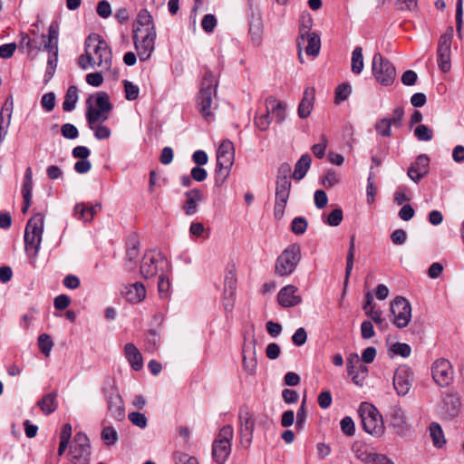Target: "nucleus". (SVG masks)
<instances>
[{
    "instance_id": "f257e3e1",
    "label": "nucleus",
    "mask_w": 464,
    "mask_h": 464,
    "mask_svg": "<svg viewBox=\"0 0 464 464\" xmlns=\"http://www.w3.org/2000/svg\"><path fill=\"white\" fill-rule=\"evenodd\" d=\"M111 63V51L97 34H89V67L108 71Z\"/></svg>"
},
{
    "instance_id": "f03ea898",
    "label": "nucleus",
    "mask_w": 464,
    "mask_h": 464,
    "mask_svg": "<svg viewBox=\"0 0 464 464\" xmlns=\"http://www.w3.org/2000/svg\"><path fill=\"white\" fill-rule=\"evenodd\" d=\"M44 216L40 213L31 218L24 229L25 250L30 256H36L44 231Z\"/></svg>"
},
{
    "instance_id": "7ed1b4c3",
    "label": "nucleus",
    "mask_w": 464,
    "mask_h": 464,
    "mask_svg": "<svg viewBox=\"0 0 464 464\" xmlns=\"http://www.w3.org/2000/svg\"><path fill=\"white\" fill-rule=\"evenodd\" d=\"M235 149L229 140H224L217 150L216 184L221 185L229 175L234 163Z\"/></svg>"
},
{
    "instance_id": "20e7f679",
    "label": "nucleus",
    "mask_w": 464,
    "mask_h": 464,
    "mask_svg": "<svg viewBox=\"0 0 464 464\" xmlns=\"http://www.w3.org/2000/svg\"><path fill=\"white\" fill-rule=\"evenodd\" d=\"M358 411L363 429L367 433L374 437H381L384 433L385 428L382 416L372 404L362 402Z\"/></svg>"
},
{
    "instance_id": "39448f33",
    "label": "nucleus",
    "mask_w": 464,
    "mask_h": 464,
    "mask_svg": "<svg viewBox=\"0 0 464 464\" xmlns=\"http://www.w3.org/2000/svg\"><path fill=\"white\" fill-rule=\"evenodd\" d=\"M234 429L231 425L223 426L212 443V457L216 463L225 464L231 453Z\"/></svg>"
},
{
    "instance_id": "423d86ee",
    "label": "nucleus",
    "mask_w": 464,
    "mask_h": 464,
    "mask_svg": "<svg viewBox=\"0 0 464 464\" xmlns=\"http://www.w3.org/2000/svg\"><path fill=\"white\" fill-rule=\"evenodd\" d=\"M301 260V247L298 244L288 246L277 257L275 273L278 276L291 275Z\"/></svg>"
},
{
    "instance_id": "0eeeda50",
    "label": "nucleus",
    "mask_w": 464,
    "mask_h": 464,
    "mask_svg": "<svg viewBox=\"0 0 464 464\" xmlns=\"http://www.w3.org/2000/svg\"><path fill=\"white\" fill-rule=\"evenodd\" d=\"M111 110L112 105L106 92H99L89 97V124L105 121Z\"/></svg>"
},
{
    "instance_id": "6e6552de",
    "label": "nucleus",
    "mask_w": 464,
    "mask_h": 464,
    "mask_svg": "<svg viewBox=\"0 0 464 464\" xmlns=\"http://www.w3.org/2000/svg\"><path fill=\"white\" fill-rule=\"evenodd\" d=\"M216 87L217 80L215 75L210 71L206 72L197 101L198 111L206 120L212 116V94L216 92Z\"/></svg>"
},
{
    "instance_id": "1a4fd4ad",
    "label": "nucleus",
    "mask_w": 464,
    "mask_h": 464,
    "mask_svg": "<svg viewBox=\"0 0 464 464\" xmlns=\"http://www.w3.org/2000/svg\"><path fill=\"white\" fill-rule=\"evenodd\" d=\"M372 70L376 81L382 85H391L395 80V67L380 53H376L372 57Z\"/></svg>"
},
{
    "instance_id": "9d476101",
    "label": "nucleus",
    "mask_w": 464,
    "mask_h": 464,
    "mask_svg": "<svg viewBox=\"0 0 464 464\" xmlns=\"http://www.w3.org/2000/svg\"><path fill=\"white\" fill-rule=\"evenodd\" d=\"M133 40L140 60H149L155 49V28H150V31H134Z\"/></svg>"
},
{
    "instance_id": "9b49d317",
    "label": "nucleus",
    "mask_w": 464,
    "mask_h": 464,
    "mask_svg": "<svg viewBox=\"0 0 464 464\" xmlns=\"http://www.w3.org/2000/svg\"><path fill=\"white\" fill-rule=\"evenodd\" d=\"M453 38V28L448 27L446 32L440 35L437 48V63L442 72H448L451 69V42Z\"/></svg>"
},
{
    "instance_id": "f8f14e48",
    "label": "nucleus",
    "mask_w": 464,
    "mask_h": 464,
    "mask_svg": "<svg viewBox=\"0 0 464 464\" xmlns=\"http://www.w3.org/2000/svg\"><path fill=\"white\" fill-rule=\"evenodd\" d=\"M255 426L256 421L248 407L246 405L240 407L238 411V433L241 444L246 449L252 443Z\"/></svg>"
},
{
    "instance_id": "ddd939ff",
    "label": "nucleus",
    "mask_w": 464,
    "mask_h": 464,
    "mask_svg": "<svg viewBox=\"0 0 464 464\" xmlns=\"http://www.w3.org/2000/svg\"><path fill=\"white\" fill-rule=\"evenodd\" d=\"M291 190V181L289 178L277 177L276 186V202L274 208V216L276 219H281L285 213Z\"/></svg>"
},
{
    "instance_id": "4468645a",
    "label": "nucleus",
    "mask_w": 464,
    "mask_h": 464,
    "mask_svg": "<svg viewBox=\"0 0 464 464\" xmlns=\"http://www.w3.org/2000/svg\"><path fill=\"white\" fill-rule=\"evenodd\" d=\"M391 312L393 315V324L398 328H404L411 322V305L406 298L396 296L391 303Z\"/></svg>"
},
{
    "instance_id": "2eb2a0df",
    "label": "nucleus",
    "mask_w": 464,
    "mask_h": 464,
    "mask_svg": "<svg viewBox=\"0 0 464 464\" xmlns=\"http://www.w3.org/2000/svg\"><path fill=\"white\" fill-rule=\"evenodd\" d=\"M431 375L434 382L440 387H448L454 378V371L449 360L439 358L431 364Z\"/></svg>"
},
{
    "instance_id": "dca6fc26",
    "label": "nucleus",
    "mask_w": 464,
    "mask_h": 464,
    "mask_svg": "<svg viewBox=\"0 0 464 464\" xmlns=\"http://www.w3.org/2000/svg\"><path fill=\"white\" fill-rule=\"evenodd\" d=\"M167 265V260L160 253L150 251L142 258L140 268V274L145 279L153 277Z\"/></svg>"
},
{
    "instance_id": "f3484780",
    "label": "nucleus",
    "mask_w": 464,
    "mask_h": 464,
    "mask_svg": "<svg viewBox=\"0 0 464 464\" xmlns=\"http://www.w3.org/2000/svg\"><path fill=\"white\" fill-rule=\"evenodd\" d=\"M414 381L413 372L407 365L399 366L393 375V387L399 396L409 393Z\"/></svg>"
},
{
    "instance_id": "a211bd4d",
    "label": "nucleus",
    "mask_w": 464,
    "mask_h": 464,
    "mask_svg": "<svg viewBox=\"0 0 464 464\" xmlns=\"http://www.w3.org/2000/svg\"><path fill=\"white\" fill-rule=\"evenodd\" d=\"M430 170V158L426 154H420L408 169L409 178L418 184Z\"/></svg>"
},
{
    "instance_id": "6ab92c4d",
    "label": "nucleus",
    "mask_w": 464,
    "mask_h": 464,
    "mask_svg": "<svg viewBox=\"0 0 464 464\" xmlns=\"http://www.w3.org/2000/svg\"><path fill=\"white\" fill-rule=\"evenodd\" d=\"M108 411L117 420H121L125 417L124 402L121 396L115 390H111L107 393Z\"/></svg>"
},
{
    "instance_id": "aec40b11",
    "label": "nucleus",
    "mask_w": 464,
    "mask_h": 464,
    "mask_svg": "<svg viewBox=\"0 0 464 464\" xmlns=\"http://www.w3.org/2000/svg\"><path fill=\"white\" fill-rule=\"evenodd\" d=\"M298 291L297 287L293 285H288L283 287L278 295L277 301L283 307H293L299 304L302 302V297L296 295Z\"/></svg>"
},
{
    "instance_id": "412c9836",
    "label": "nucleus",
    "mask_w": 464,
    "mask_h": 464,
    "mask_svg": "<svg viewBox=\"0 0 464 464\" xmlns=\"http://www.w3.org/2000/svg\"><path fill=\"white\" fill-rule=\"evenodd\" d=\"M121 293L130 303H140L146 297L145 286L140 282L124 285Z\"/></svg>"
},
{
    "instance_id": "4be33fe9",
    "label": "nucleus",
    "mask_w": 464,
    "mask_h": 464,
    "mask_svg": "<svg viewBox=\"0 0 464 464\" xmlns=\"http://www.w3.org/2000/svg\"><path fill=\"white\" fill-rule=\"evenodd\" d=\"M314 88L307 87L303 93V98L297 108V114L301 119H305L311 114L314 108Z\"/></svg>"
},
{
    "instance_id": "5701e85b",
    "label": "nucleus",
    "mask_w": 464,
    "mask_h": 464,
    "mask_svg": "<svg viewBox=\"0 0 464 464\" xmlns=\"http://www.w3.org/2000/svg\"><path fill=\"white\" fill-rule=\"evenodd\" d=\"M186 201L183 206V210L186 215H193L197 212L198 203L203 200V194L201 190L193 188L185 193Z\"/></svg>"
},
{
    "instance_id": "b1692460",
    "label": "nucleus",
    "mask_w": 464,
    "mask_h": 464,
    "mask_svg": "<svg viewBox=\"0 0 464 464\" xmlns=\"http://www.w3.org/2000/svg\"><path fill=\"white\" fill-rule=\"evenodd\" d=\"M460 398L456 394H448L443 400V411L446 418L453 419L460 411Z\"/></svg>"
},
{
    "instance_id": "393cba45",
    "label": "nucleus",
    "mask_w": 464,
    "mask_h": 464,
    "mask_svg": "<svg viewBox=\"0 0 464 464\" xmlns=\"http://www.w3.org/2000/svg\"><path fill=\"white\" fill-rule=\"evenodd\" d=\"M124 353L126 359L130 362L131 368L135 371H140L142 369L143 361L142 355L138 350V348L132 343H129L125 344Z\"/></svg>"
},
{
    "instance_id": "a878e982",
    "label": "nucleus",
    "mask_w": 464,
    "mask_h": 464,
    "mask_svg": "<svg viewBox=\"0 0 464 464\" xmlns=\"http://www.w3.org/2000/svg\"><path fill=\"white\" fill-rule=\"evenodd\" d=\"M266 108L267 112H272L276 118V121L281 123L285 119V106L274 96H269L266 100Z\"/></svg>"
},
{
    "instance_id": "bb28decb",
    "label": "nucleus",
    "mask_w": 464,
    "mask_h": 464,
    "mask_svg": "<svg viewBox=\"0 0 464 464\" xmlns=\"http://www.w3.org/2000/svg\"><path fill=\"white\" fill-rule=\"evenodd\" d=\"M58 35L59 28L55 23H52L49 26L48 35H43L42 44L46 51H58Z\"/></svg>"
},
{
    "instance_id": "cd10ccee",
    "label": "nucleus",
    "mask_w": 464,
    "mask_h": 464,
    "mask_svg": "<svg viewBox=\"0 0 464 464\" xmlns=\"http://www.w3.org/2000/svg\"><path fill=\"white\" fill-rule=\"evenodd\" d=\"M140 255V242L136 237L129 240L126 250V266L131 270L136 266V262Z\"/></svg>"
},
{
    "instance_id": "c85d7f7f",
    "label": "nucleus",
    "mask_w": 464,
    "mask_h": 464,
    "mask_svg": "<svg viewBox=\"0 0 464 464\" xmlns=\"http://www.w3.org/2000/svg\"><path fill=\"white\" fill-rule=\"evenodd\" d=\"M391 425L398 433H402L406 425L404 411L400 406H393L390 411Z\"/></svg>"
},
{
    "instance_id": "c756f323",
    "label": "nucleus",
    "mask_w": 464,
    "mask_h": 464,
    "mask_svg": "<svg viewBox=\"0 0 464 464\" xmlns=\"http://www.w3.org/2000/svg\"><path fill=\"white\" fill-rule=\"evenodd\" d=\"M312 159L309 154H304L295 165L293 179L301 180L310 169Z\"/></svg>"
},
{
    "instance_id": "7c9ffc66",
    "label": "nucleus",
    "mask_w": 464,
    "mask_h": 464,
    "mask_svg": "<svg viewBox=\"0 0 464 464\" xmlns=\"http://www.w3.org/2000/svg\"><path fill=\"white\" fill-rule=\"evenodd\" d=\"M313 26V19L309 14H303L299 27V37L297 39V46L304 45L305 35L313 34L311 31Z\"/></svg>"
},
{
    "instance_id": "2f4dec72",
    "label": "nucleus",
    "mask_w": 464,
    "mask_h": 464,
    "mask_svg": "<svg viewBox=\"0 0 464 464\" xmlns=\"http://www.w3.org/2000/svg\"><path fill=\"white\" fill-rule=\"evenodd\" d=\"M56 392H50L44 395L38 401V406L44 414L49 415L56 410Z\"/></svg>"
},
{
    "instance_id": "473e14b6",
    "label": "nucleus",
    "mask_w": 464,
    "mask_h": 464,
    "mask_svg": "<svg viewBox=\"0 0 464 464\" xmlns=\"http://www.w3.org/2000/svg\"><path fill=\"white\" fill-rule=\"evenodd\" d=\"M305 43L307 45L304 51L307 55L317 56L321 49V39L317 33H313L305 35Z\"/></svg>"
},
{
    "instance_id": "72a5a7b5",
    "label": "nucleus",
    "mask_w": 464,
    "mask_h": 464,
    "mask_svg": "<svg viewBox=\"0 0 464 464\" xmlns=\"http://www.w3.org/2000/svg\"><path fill=\"white\" fill-rule=\"evenodd\" d=\"M155 28L153 18L150 13L146 9H141L137 17V27L134 31H150Z\"/></svg>"
},
{
    "instance_id": "f704fd0d",
    "label": "nucleus",
    "mask_w": 464,
    "mask_h": 464,
    "mask_svg": "<svg viewBox=\"0 0 464 464\" xmlns=\"http://www.w3.org/2000/svg\"><path fill=\"white\" fill-rule=\"evenodd\" d=\"M363 67L362 48L361 46H357L352 53L351 71L354 74H360L362 72Z\"/></svg>"
},
{
    "instance_id": "c9c22d12",
    "label": "nucleus",
    "mask_w": 464,
    "mask_h": 464,
    "mask_svg": "<svg viewBox=\"0 0 464 464\" xmlns=\"http://www.w3.org/2000/svg\"><path fill=\"white\" fill-rule=\"evenodd\" d=\"M355 256V237L353 235L350 238V244H349V249L347 253V259H346V268H345V280L344 284L347 285L353 267V261Z\"/></svg>"
},
{
    "instance_id": "e433bc0d",
    "label": "nucleus",
    "mask_w": 464,
    "mask_h": 464,
    "mask_svg": "<svg viewBox=\"0 0 464 464\" xmlns=\"http://www.w3.org/2000/svg\"><path fill=\"white\" fill-rule=\"evenodd\" d=\"M78 101V89L75 86H70L66 92L64 101L63 102V109L65 111H72Z\"/></svg>"
},
{
    "instance_id": "4c0bfd02",
    "label": "nucleus",
    "mask_w": 464,
    "mask_h": 464,
    "mask_svg": "<svg viewBox=\"0 0 464 464\" xmlns=\"http://www.w3.org/2000/svg\"><path fill=\"white\" fill-rule=\"evenodd\" d=\"M85 440L86 437L82 433H78L75 435L74 444L72 447V452L74 459H85V457L87 456V450L85 448V445L82 442V440Z\"/></svg>"
},
{
    "instance_id": "58836bf2",
    "label": "nucleus",
    "mask_w": 464,
    "mask_h": 464,
    "mask_svg": "<svg viewBox=\"0 0 464 464\" xmlns=\"http://www.w3.org/2000/svg\"><path fill=\"white\" fill-rule=\"evenodd\" d=\"M430 433L435 447L441 448L446 443L442 429L437 422L430 424Z\"/></svg>"
},
{
    "instance_id": "ea45409f",
    "label": "nucleus",
    "mask_w": 464,
    "mask_h": 464,
    "mask_svg": "<svg viewBox=\"0 0 464 464\" xmlns=\"http://www.w3.org/2000/svg\"><path fill=\"white\" fill-rule=\"evenodd\" d=\"M72 436V426L69 423H66L63 426L61 434H60V445L58 449V455L62 456L67 449L70 439Z\"/></svg>"
},
{
    "instance_id": "a19ab883",
    "label": "nucleus",
    "mask_w": 464,
    "mask_h": 464,
    "mask_svg": "<svg viewBox=\"0 0 464 464\" xmlns=\"http://www.w3.org/2000/svg\"><path fill=\"white\" fill-rule=\"evenodd\" d=\"M379 454L365 447H359L355 450V456L364 463H373Z\"/></svg>"
},
{
    "instance_id": "79ce46f5",
    "label": "nucleus",
    "mask_w": 464,
    "mask_h": 464,
    "mask_svg": "<svg viewBox=\"0 0 464 464\" xmlns=\"http://www.w3.org/2000/svg\"><path fill=\"white\" fill-rule=\"evenodd\" d=\"M101 436L107 446H112L118 441V433L111 426L104 427Z\"/></svg>"
},
{
    "instance_id": "37998d69",
    "label": "nucleus",
    "mask_w": 464,
    "mask_h": 464,
    "mask_svg": "<svg viewBox=\"0 0 464 464\" xmlns=\"http://www.w3.org/2000/svg\"><path fill=\"white\" fill-rule=\"evenodd\" d=\"M414 135L420 141H429L433 138V131L427 125L420 124L415 128Z\"/></svg>"
},
{
    "instance_id": "c03bdc74",
    "label": "nucleus",
    "mask_w": 464,
    "mask_h": 464,
    "mask_svg": "<svg viewBox=\"0 0 464 464\" xmlns=\"http://www.w3.org/2000/svg\"><path fill=\"white\" fill-rule=\"evenodd\" d=\"M237 274L235 267L227 270L224 278V290L235 291L237 288Z\"/></svg>"
},
{
    "instance_id": "a18cd8bd",
    "label": "nucleus",
    "mask_w": 464,
    "mask_h": 464,
    "mask_svg": "<svg viewBox=\"0 0 464 464\" xmlns=\"http://www.w3.org/2000/svg\"><path fill=\"white\" fill-rule=\"evenodd\" d=\"M38 346L40 351L45 355L49 356L51 350L53 346V342L47 334H42L38 337Z\"/></svg>"
},
{
    "instance_id": "49530a36",
    "label": "nucleus",
    "mask_w": 464,
    "mask_h": 464,
    "mask_svg": "<svg viewBox=\"0 0 464 464\" xmlns=\"http://www.w3.org/2000/svg\"><path fill=\"white\" fill-rule=\"evenodd\" d=\"M49 52V57H48V61H47V67H46V72H45V81H49L53 73H54V71L56 69V66H57V55H58V51H48Z\"/></svg>"
},
{
    "instance_id": "de8ad7c7",
    "label": "nucleus",
    "mask_w": 464,
    "mask_h": 464,
    "mask_svg": "<svg viewBox=\"0 0 464 464\" xmlns=\"http://www.w3.org/2000/svg\"><path fill=\"white\" fill-rule=\"evenodd\" d=\"M352 92V87L348 83L339 85L335 90V103H340L348 99Z\"/></svg>"
},
{
    "instance_id": "09e8293b",
    "label": "nucleus",
    "mask_w": 464,
    "mask_h": 464,
    "mask_svg": "<svg viewBox=\"0 0 464 464\" xmlns=\"http://www.w3.org/2000/svg\"><path fill=\"white\" fill-rule=\"evenodd\" d=\"M160 339L155 331H150L146 337V351L150 353H155L159 347Z\"/></svg>"
},
{
    "instance_id": "8fccbe9b",
    "label": "nucleus",
    "mask_w": 464,
    "mask_h": 464,
    "mask_svg": "<svg viewBox=\"0 0 464 464\" xmlns=\"http://www.w3.org/2000/svg\"><path fill=\"white\" fill-rule=\"evenodd\" d=\"M390 351L393 353V355H400L403 358H407L411 354V348L407 343H395L391 346Z\"/></svg>"
},
{
    "instance_id": "3c124183",
    "label": "nucleus",
    "mask_w": 464,
    "mask_h": 464,
    "mask_svg": "<svg viewBox=\"0 0 464 464\" xmlns=\"http://www.w3.org/2000/svg\"><path fill=\"white\" fill-rule=\"evenodd\" d=\"M392 124L389 118H383L375 124V130L382 137H390L392 135Z\"/></svg>"
},
{
    "instance_id": "603ef678",
    "label": "nucleus",
    "mask_w": 464,
    "mask_h": 464,
    "mask_svg": "<svg viewBox=\"0 0 464 464\" xmlns=\"http://www.w3.org/2000/svg\"><path fill=\"white\" fill-rule=\"evenodd\" d=\"M411 198V191L405 186L399 187L394 193V201L398 205H401L404 202L410 201Z\"/></svg>"
},
{
    "instance_id": "864d4df0",
    "label": "nucleus",
    "mask_w": 464,
    "mask_h": 464,
    "mask_svg": "<svg viewBox=\"0 0 464 464\" xmlns=\"http://www.w3.org/2000/svg\"><path fill=\"white\" fill-rule=\"evenodd\" d=\"M307 228V222L302 217L295 218L291 224V230L295 235H303Z\"/></svg>"
},
{
    "instance_id": "5fc2aeb1",
    "label": "nucleus",
    "mask_w": 464,
    "mask_h": 464,
    "mask_svg": "<svg viewBox=\"0 0 464 464\" xmlns=\"http://www.w3.org/2000/svg\"><path fill=\"white\" fill-rule=\"evenodd\" d=\"M327 142V138L324 135H322L320 142L312 146V151L315 157H317L318 159H322L324 157Z\"/></svg>"
},
{
    "instance_id": "6e6d98bb",
    "label": "nucleus",
    "mask_w": 464,
    "mask_h": 464,
    "mask_svg": "<svg viewBox=\"0 0 464 464\" xmlns=\"http://www.w3.org/2000/svg\"><path fill=\"white\" fill-rule=\"evenodd\" d=\"M125 97L129 101H134L139 97V87L132 82L124 81Z\"/></svg>"
},
{
    "instance_id": "4d7b16f0",
    "label": "nucleus",
    "mask_w": 464,
    "mask_h": 464,
    "mask_svg": "<svg viewBox=\"0 0 464 464\" xmlns=\"http://www.w3.org/2000/svg\"><path fill=\"white\" fill-rule=\"evenodd\" d=\"M89 128L94 131V136L98 140L107 139L111 135L109 128L103 125L89 124Z\"/></svg>"
},
{
    "instance_id": "13d9d810",
    "label": "nucleus",
    "mask_w": 464,
    "mask_h": 464,
    "mask_svg": "<svg viewBox=\"0 0 464 464\" xmlns=\"http://www.w3.org/2000/svg\"><path fill=\"white\" fill-rule=\"evenodd\" d=\"M129 420L130 421L139 427V428H145L147 426V418L143 413L133 411L129 414Z\"/></svg>"
},
{
    "instance_id": "bf43d9fd",
    "label": "nucleus",
    "mask_w": 464,
    "mask_h": 464,
    "mask_svg": "<svg viewBox=\"0 0 464 464\" xmlns=\"http://www.w3.org/2000/svg\"><path fill=\"white\" fill-rule=\"evenodd\" d=\"M170 289V282L169 279L164 275H160L159 283H158V290L160 295L162 297H166L169 295Z\"/></svg>"
},
{
    "instance_id": "052dcab7",
    "label": "nucleus",
    "mask_w": 464,
    "mask_h": 464,
    "mask_svg": "<svg viewBox=\"0 0 464 464\" xmlns=\"http://www.w3.org/2000/svg\"><path fill=\"white\" fill-rule=\"evenodd\" d=\"M306 420L305 397L303 399L302 404L296 413L295 428L302 430Z\"/></svg>"
},
{
    "instance_id": "680f3d73",
    "label": "nucleus",
    "mask_w": 464,
    "mask_h": 464,
    "mask_svg": "<svg viewBox=\"0 0 464 464\" xmlns=\"http://www.w3.org/2000/svg\"><path fill=\"white\" fill-rule=\"evenodd\" d=\"M62 135L69 140L76 139L79 135L77 128L71 124V123H65L61 128Z\"/></svg>"
},
{
    "instance_id": "e2e57ef3",
    "label": "nucleus",
    "mask_w": 464,
    "mask_h": 464,
    "mask_svg": "<svg viewBox=\"0 0 464 464\" xmlns=\"http://www.w3.org/2000/svg\"><path fill=\"white\" fill-rule=\"evenodd\" d=\"M343 220V211L341 208L333 210L327 217L326 223L331 227H337Z\"/></svg>"
},
{
    "instance_id": "0e129e2a",
    "label": "nucleus",
    "mask_w": 464,
    "mask_h": 464,
    "mask_svg": "<svg viewBox=\"0 0 464 464\" xmlns=\"http://www.w3.org/2000/svg\"><path fill=\"white\" fill-rule=\"evenodd\" d=\"M41 105L46 111H51L55 106V95L53 92L44 94L41 100Z\"/></svg>"
},
{
    "instance_id": "69168bd1",
    "label": "nucleus",
    "mask_w": 464,
    "mask_h": 464,
    "mask_svg": "<svg viewBox=\"0 0 464 464\" xmlns=\"http://www.w3.org/2000/svg\"><path fill=\"white\" fill-rule=\"evenodd\" d=\"M217 25V19L215 15L208 14H206L201 22L203 30L207 33H211Z\"/></svg>"
},
{
    "instance_id": "338daca9",
    "label": "nucleus",
    "mask_w": 464,
    "mask_h": 464,
    "mask_svg": "<svg viewBox=\"0 0 464 464\" xmlns=\"http://www.w3.org/2000/svg\"><path fill=\"white\" fill-rule=\"evenodd\" d=\"M341 430L342 431L348 435L353 436L355 432L354 423L351 417H344L341 420Z\"/></svg>"
},
{
    "instance_id": "774afa93",
    "label": "nucleus",
    "mask_w": 464,
    "mask_h": 464,
    "mask_svg": "<svg viewBox=\"0 0 464 464\" xmlns=\"http://www.w3.org/2000/svg\"><path fill=\"white\" fill-rule=\"evenodd\" d=\"M307 340V334L304 328H298L292 336V342L296 346H302Z\"/></svg>"
}]
</instances>
